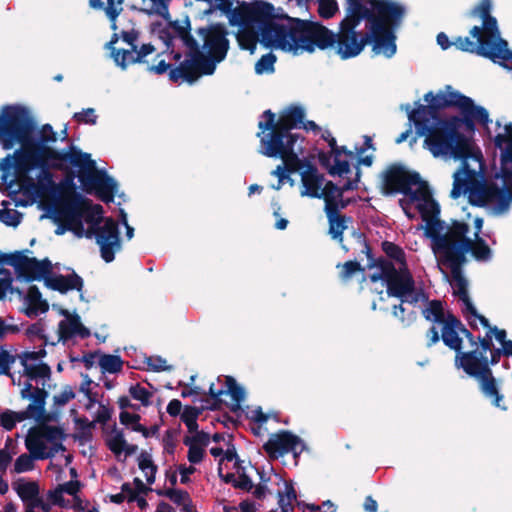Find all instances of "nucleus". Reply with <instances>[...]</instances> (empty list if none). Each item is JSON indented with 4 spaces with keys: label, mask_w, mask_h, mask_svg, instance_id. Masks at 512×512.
Segmentation results:
<instances>
[{
    "label": "nucleus",
    "mask_w": 512,
    "mask_h": 512,
    "mask_svg": "<svg viewBox=\"0 0 512 512\" xmlns=\"http://www.w3.org/2000/svg\"><path fill=\"white\" fill-rule=\"evenodd\" d=\"M37 122L30 109L21 104H6L0 109V145L4 150L20 147L3 158V165L10 167L13 157L50 158L70 161L79 168L78 179L87 194H95L102 202L114 201L117 182L105 170H99L91 155L71 144L67 149L57 150L49 143L57 141V133L50 124L38 131Z\"/></svg>",
    "instance_id": "obj_1"
},
{
    "label": "nucleus",
    "mask_w": 512,
    "mask_h": 512,
    "mask_svg": "<svg viewBox=\"0 0 512 512\" xmlns=\"http://www.w3.org/2000/svg\"><path fill=\"white\" fill-rule=\"evenodd\" d=\"M416 129L418 136H424L423 147L435 158L451 157L460 160L459 169L453 174L451 197L457 199L467 193L476 179V171L471 169L468 160L482 162L481 152L474 151L470 139L460 131L464 121L454 115L445 119L414 118L409 120Z\"/></svg>",
    "instance_id": "obj_2"
},
{
    "label": "nucleus",
    "mask_w": 512,
    "mask_h": 512,
    "mask_svg": "<svg viewBox=\"0 0 512 512\" xmlns=\"http://www.w3.org/2000/svg\"><path fill=\"white\" fill-rule=\"evenodd\" d=\"M471 18H479L481 25H474L468 36H457L452 41L444 33H438L437 44L447 50L451 46L459 51L487 58L495 64L503 65V49L508 45L502 38L496 17L492 15V1L480 0L469 12Z\"/></svg>",
    "instance_id": "obj_3"
},
{
    "label": "nucleus",
    "mask_w": 512,
    "mask_h": 512,
    "mask_svg": "<svg viewBox=\"0 0 512 512\" xmlns=\"http://www.w3.org/2000/svg\"><path fill=\"white\" fill-rule=\"evenodd\" d=\"M265 40L272 42V49H279L298 55L313 53L316 48L325 50L332 47V30L319 22L290 17L276 11L272 4L271 34Z\"/></svg>",
    "instance_id": "obj_4"
},
{
    "label": "nucleus",
    "mask_w": 512,
    "mask_h": 512,
    "mask_svg": "<svg viewBox=\"0 0 512 512\" xmlns=\"http://www.w3.org/2000/svg\"><path fill=\"white\" fill-rule=\"evenodd\" d=\"M506 134H497L494 142L495 146L502 149L506 143L505 149L501 152V177L503 187H499L493 181H483L469 187V202L476 207H485L492 205V211L495 215H503L510 209L512 203V124L505 126Z\"/></svg>",
    "instance_id": "obj_5"
},
{
    "label": "nucleus",
    "mask_w": 512,
    "mask_h": 512,
    "mask_svg": "<svg viewBox=\"0 0 512 512\" xmlns=\"http://www.w3.org/2000/svg\"><path fill=\"white\" fill-rule=\"evenodd\" d=\"M70 161L55 160L50 158L13 157L10 167L3 165L0 160L2 180L6 181L8 175L14 171L16 180L22 187L33 189L39 196L54 193L58 189L53 181L51 169L67 170Z\"/></svg>",
    "instance_id": "obj_6"
},
{
    "label": "nucleus",
    "mask_w": 512,
    "mask_h": 512,
    "mask_svg": "<svg viewBox=\"0 0 512 512\" xmlns=\"http://www.w3.org/2000/svg\"><path fill=\"white\" fill-rule=\"evenodd\" d=\"M237 11L229 24L239 27L236 39L240 48L253 53L260 42L264 47L272 49V42L265 40L266 33L271 34L272 4L264 1L257 3L251 10Z\"/></svg>",
    "instance_id": "obj_7"
},
{
    "label": "nucleus",
    "mask_w": 512,
    "mask_h": 512,
    "mask_svg": "<svg viewBox=\"0 0 512 512\" xmlns=\"http://www.w3.org/2000/svg\"><path fill=\"white\" fill-rule=\"evenodd\" d=\"M353 235L357 238L358 242L362 246L361 252L367 256V267L370 269H379V272L370 275L371 282H385L387 287V295L399 299L406 297L407 294H411L414 291L415 280L407 266L399 267V269H397L390 260L384 257L375 259L372 255V249L368 244L365 235L357 231H354Z\"/></svg>",
    "instance_id": "obj_8"
},
{
    "label": "nucleus",
    "mask_w": 512,
    "mask_h": 512,
    "mask_svg": "<svg viewBox=\"0 0 512 512\" xmlns=\"http://www.w3.org/2000/svg\"><path fill=\"white\" fill-rule=\"evenodd\" d=\"M360 10L358 4H353L352 8H345V17L339 24V31H332V47L335 46L336 53L342 60L358 56L370 44V36L367 32L357 31L356 28L363 20L368 22L371 14Z\"/></svg>",
    "instance_id": "obj_9"
},
{
    "label": "nucleus",
    "mask_w": 512,
    "mask_h": 512,
    "mask_svg": "<svg viewBox=\"0 0 512 512\" xmlns=\"http://www.w3.org/2000/svg\"><path fill=\"white\" fill-rule=\"evenodd\" d=\"M380 189L384 196L403 194L410 202L429 196L428 183L401 163H392L381 173Z\"/></svg>",
    "instance_id": "obj_10"
},
{
    "label": "nucleus",
    "mask_w": 512,
    "mask_h": 512,
    "mask_svg": "<svg viewBox=\"0 0 512 512\" xmlns=\"http://www.w3.org/2000/svg\"><path fill=\"white\" fill-rule=\"evenodd\" d=\"M502 355V348L490 350V358L486 354L478 358L473 352H467L463 371L478 381L480 391L491 400L492 405L506 411L507 407L501 404L504 395L500 393L497 379L491 369V366L499 363Z\"/></svg>",
    "instance_id": "obj_11"
},
{
    "label": "nucleus",
    "mask_w": 512,
    "mask_h": 512,
    "mask_svg": "<svg viewBox=\"0 0 512 512\" xmlns=\"http://www.w3.org/2000/svg\"><path fill=\"white\" fill-rule=\"evenodd\" d=\"M391 12L379 14L371 13L368 17L370 43L373 44L372 51L375 54H383L391 58L397 51L396 30L400 27L405 16V7H395Z\"/></svg>",
    "instance_id": "obj_12"
},
{
    "label": "nucleus",
    "mask_w": 512,
    "mask_h": 512,
    "mask_svg": "<svg viewBox=\"0 0 512 512\" xmlns=\"http://www.w3.org/2000/svg\"><path fill=\"white\" fill-rule=\"evenodd\" d=\"M262 117L265 121H259L258 128L261 132L257 134L263 136L260 143L297 141L300 137L297 133H292L305 117V111L300 106H290L285 112L281 113L276 120V115L270 109L263 112Z\"/></svg>",
    "instance_id": "obj_13"
},
{
    "label": "nucleus",
    "mask_w": 512,
    "mask_h": 512,
    "mask_svg": "<svg viewBox=\"0 0 512 512\" xmlns=\"http://www.w3.org/2000/svg\"><path fill=\"white\" fill-rule=\"evenodd\" d=\"M469 230L470 227L466 222L451 220L442 236L432 235L434 237L433 250L440 254L441 262L467 260L470 248V238L467 236Z\"/></svg>",
    "instance_id": "obj_14"
},
{
    "label": "nucleus",
    "mask_w": 512,
    "mask_h": 512,
    "mask_svg": "<svg viewBox=\"0 0 512 512\" xmlns=\"http://www.w3.org/2000/svg\"><path fill=\"white\" fill-rule=\"evenodd\" d=\"M86 210H92L98 214L103 213L101 205L92 204L82 195H74L73 199H62L55 208L54 221L65 220L68 223L69 231L78 238H82L84 236L82 219Z\"/></svg>",
    "instance_id": "obj_15"
},
{
    "label": "nucleus",
    "mask_w": 512,
    "mask_h": 512,
    "mask_svg": "<svg viewBox=\"0 0 512 512\" xmlns=\"http://www.w3.org/2000/svg\"><path fill=\"white\" fill-rule=\"evenodd\" d=\"M445 98L447 100V108L456 107L460 111V120L464 121V127L468 132H474L476 123L483 126H487L490 122L488 111L479 105H476L474 101L459 91H456L452 86L447 85L443 90Z\"/></svg>",
    "instance_id": "obj_16"
},
{
    "label": "nucleus",
    "mask_w": 512,
    "mask_h": 512,
    "mask_svg": "<svg viewBox=\"0 0 512 512\" xmlns=\"http://www.w3.org/2000/svg\"><path fill=\"white\" fill-rule=\"evenodd\" d=\"M25 252H29V250L26 249ZM3 264L12 266L18 278H22L26 282L44 280L47 275L52 273V263L48 258L38 260L26 256L24 251L5 253Z\"/></svg>",
    "instance_id": "obj_17"
},
{
    "label": "nucleus",
    "mask_w": 512,
    "mask_h": 512,
    "mask_svg": "<svg viewBox=\"0 0 512 512\" xmlns=\"http://www.w3.org/2000/svg\"><path fill=\"white\" fill-rule=\"evenodd\" d=\"M84 236L88 239L95 237L100 246L102 259L110 263L115 259V252L121 249L118 223L111 217L106 218L103 226L92 223L84 229Z\"/></svg>",
    "instance_id": "obj_18"
},
{
    "label": "nucleus",
    "mask_w": 512,
    "mask_h": 512,
    "mask_svg": "<svg viewBox=\"0 0 512 512\" xmlns=\"http://www.w3.org/2000/svg\"><path fill=\"white\" fill-rule=\"evenodd\" d=\"M304 449V441L288 430H280L271 434L268 441L263 445V450L272 460L288 453H292L294 458L297 459Z\"/></svg>",
    "instance_id": "obj_19"
},
{
    "label": "nucleus",
    "mask_w": 512,
    "mask_h": 512,
    "mask_svg": "<svg viewBox=\"0 0 512 512\" xmlns=\"http://www.w3.org/2000/svg\"><path fill=\"white\" fill-rule=\"evenodd\" d=\"M297 141L260 143V152L269 158H280L288 173H295L307 168V161L300 159L295 145Z\"/></svg>",
    "instance_id": "obj_20"
},
{
    "label": "nucleus",
    "mask_w": 512,
    "mask_h": 512,
    "mask_svg": "<svg viewBox=\"0 0 512 512\" xmlns=\"http://www.w3.org/2000/svg\"><path fill=\"white\" fill-rule=\"evenodd\" d=\"M197 34L203 37V47L209 56L216 61H223L229 50L228 31L224 25L217 23L197 29Z\"/></svg>",
    "instance_id": "obj_21"
},
{
    "label": "nucleus",
    "mask_w": 512,
    "mask_h": 512,
    "mask_svg": "<svg viewBox=\"0 0 512 512\" xmlns=\"http://www.w3.org/2000/svg\"><path fill=\"white\" fill-rule=\"evenodd\" d=\"M225 385V389L221 388L219 390H215L214 384L212 383L208 391L211 400L208 398L201 399V402H206V407L209 410L215 411L221 409L224 403L221 399V396L224 394H229L234 402L231 406L232 412H237L241 409L240 404L242 401H244L245 398L244 389L236 382L235 378L232 376H225Z\"/></svg>",
    "instance_id": "obj_22"
},
{
    "label": "nucleus",
    "mask_w": 512,
    "mask_h": 512,
    "mask_svg": "<svg viewBox=\"0 0 512 512\" xmlns=\"http://www.w3.org/2000/svg\"><path fill=\"white\" fill-rule=\"evenodd\" d=\"M160 39L165 43L167 49L173 46L174 38H179L187 48L196 49L197 40L191 34V23L186 16L183 22L179 20L169 21L167 26L159 32Z\"/></svg>",
    "instance_id": "obj_23"
},
{
    "label": "nucleus",
    "mask_w": 512,
    "mask_h": 512,
    "mask_svg": "<svg viewBox=\"0 0 512 512\" xmlns=\"http://www.w3.org/2000/svg\"><path fill=\"white\" fill-rule=\"evenodd\" d=\"M424 101L428 102V105L420 104L416 102V108L408 112V119L414 120V118H428V119H444L440 115V111L447 108V100L445 98L443 90L438 91L434 94L432 91L427 92L424 95Z\"/></svg>",
    "instance_id": "obj_24"
},
{
    "label": "nucleus",
    "mask_w": 512,
    "mask_h": 512,
    "mask_svg": "<svg viewBox=\"0 0 512 512\" xmlns=\"http://www.w3.org/2000/svg\"><path fill=\"white\" fill-rule=\"evenodd\" d=\"M61 314L65 316L66 319L61 320L58 324L59 341L65 343L74 336L86 339L91 335L90 330L82 324L78 314H70L66 309H62Z\"/></svg>",
    "instance_id": "obj_25"
},
{
    "label": "nucleus",
    "mask_w": 512,
    "mask_h": 512,
    "mask_svg": "<svg viewBox=\"0 0 512 512\" xmlns=\"http://www.w3.org/2000/svg\"><path fill=\"white\" fill-rule=\"evenodd\" d=\"M461 327L462 326L441 327V340L446 347L455 352V367L463 370L467 352L463 351V338L460 336Z\"/></svg>",
    "instance_id": "obj_26"
},
{
    "label": "nucleus",
    "mask_w": 512,
    "mask_h": 512,
    "mask_svg": "<svg viewBox=\"0 0 512 512\" xmlns=\"http://www.w3.org/2000/svg\"><path fill=\"white\" fill-rule=\"evenodd\" d=\"M187 57L188 58L180 62L178 66L170 70L169 80L172 83H177L180 79L188 83H193L200 77V72L197 67L198 58L194 55L193 48H188Z\"/></svg>",
    "instance_id": "obj_27"
},
{
    "label": "nucleus",
    "mask_w": 512,
    "mask_h": 512,
    "mask_svg": "<svg viewBox=\"0 0 512 512\" xmlns=\"http://www.w3.org/2000/svg\"><path fill=\"white\" fill-rule=\"evenodd\" d=\"M44 283L48 288L62 294L70 290L81 291L84 285L83 279L76 272H72L66 276L62 274L55 276L51 274L47 275L44 279Z\"/></svg>",
    "instance_id": "obj_28"
},
{
    "label": "nucleus",
    "mask_w": 512,
    "mask_h": 512,
    "mask_svg": "<svg viewBox=\"0 0 512 512\" xmlns=\"http://www.w3.org/2000/svg\"><path fill=\"white\" fill-rule=\"evenodd\" d=\"M441 263L450 269L452 279L454 280L457 288L454 291V295L459 297V299L464 303L466 308L468 307L469 304H473L468 295L467 280L463 276V267L467 263V260H458Z\"/></svg>",
    "instance_id": "obj_29"
},
{
    "label": "nucleus",
    "mask_w": 512,
    "mask_h": 512,
    "mask_svg": "<svg viewBox=\"0 0 512 512\" xmlns=\"http://www.w3.org/2000/svg\"><path fill=\"white\" fill-rule=\"evenodd\" d=\"M324 176L320 174L311 163H307V169L301 173V181L304 190L301 196H309L311 198H319V192L324 182Z\"/></svg>",
    "instance_id": "obj_30"
},
{
    "label": "nucleus",
    "mask_w": 512,
    "mask_h": 512,
    "mask_svg": "<svg viewBox=\"0 0 512 512\" xmlns=\"http://www.w3.org/2000/svg\"><path fill=\"white\" fill-rule=\"evenodd\" d=\"M325 214L329 224L328 234L332 239L336 240L340 244L341 248L345 252H348L349 248L343 243V233L347 229L348 222L352 221V218L350 216L337 213V209L326 211Z\"/></svg>",
    "instance_id": "obj_31"
},
{
    "label": "nucleus",
    "mask_w": 512,
    "mask_h": 512,
    "mask_svg": "<svg viewBox=\"0 0 512 512\" xmlns=\"http://www.w3.org/2000/svg\"><path fill=\"white\" fill-rule=\"evenodd\" d=\"M353 4H358L360 10L365 11L366 14L378 12L381 15L394 11L395 7L402 6L393 0H346L345 8H352Z\"/></svg>",
    "instance_id": "obj_32"
},
{
    "label": "nucleus",
    "mask_w": 512,
    "mask_h": 512,
    "mask_svg": "<svg viewBox=\"0 0 512 512\" xmlns=\"http://www.w3.org/2000/svg\"><path fill=\"white\" fill-rule=\"evenodd\" d=\"M32 389H33V385L31 384V382H26L24 384L23 389L20 392L22 399L32 400V403H30L27 406L26 410H24V414H26V415H23L24 417H22V419H30L33 417H40L45 412L46 399L32 396V394H31Z\"/></svg>",
    "instance_id": "obj_33"
},
{
    "label": "nucleus",
    "mask_w": 512,
    "mask_h": 512,
    "mask_svg": "<svg viewBox=\"0 0 512 512\" xmlns=\"http://www.w3.org/2000/svg\"><path fill=\"white\" fill-rule=\"evenodd\" d=\"M25 446L29 453L36 459L43 460L52 456L51 453L45 452L46 445L38 427H33L29 430L25 440Z\"/></svg>",
    "instance_id": "obj_34"
},
{
    "label": "nucleus",
    "mask_w": 512,
    "mask_h": 512,
    "mask_svg": "<svg viewBox=\"0 0 512 512\" xmlns=\"http://www.w3.org/2000/svg\"><path fill=\"white\" fill-rule=\"evenodd\" d=\"M112 432L114 435L106 440V445L112 453L118 456L122 452H125L126 456H130L137 452L138 446L127 443L123 430H119L114 426Z\"/></svg>",
    "instance_id": "obj_35"
},
{
    "label": "nucleus",
    "mask_w": 512,
    "mask_h": 512,
    "mask_svg": "<svg viewBox=\"0 0 512 512\" xmlns=\"http://www.w3.org/2000/svg\"><path fill=\"white\" fill-rule=\"evenodd\" d=\"M333 154L321 151L318 154V161L320 165L325 168L331 176H343L351 172L350 164L347 159L335 160L334 164L331 165V158Z\"/></svg>",
    "instance_id": "obj_36"
},
{
    "label": "nucleus",
    "mask_w": 512,
    "mask_h": 512,
    "mask_svg": "<svg viewBox=\"0 0 512 512\" xmlns=\"http://www.w3.org/2000/svg\"><path fill=\"white\" fill-rule=\"evenodd\" d=\"M26 299L29 307L25 310V314L28 317L36 316L38 312L45 313L49 309L48 302L42 299V294L36 285L28 288Z\"/></svg>",
    "instance_id": "obj_37"
},
{
    "label": "nucleus",
    "mask_w": 512,
    "mask_h": 512,
    "mask_svg": "<svg viewBox=\"0 0 512 512\" xmlns=\"http://www.w3.org/2000/svg\"><path fill=\"white\" fill-rule=\"evenodd\" d=\"M13 489L26 505L40 494V487L36 481H24V479H19L13 484Z\"/></svg>",
    "instance_id": "obj_38"
},
{
    "label": "nucleus",
    "mask_w": 512,
    "mask_h": 512,
    "mask_svg": "<svg viewBox=\"0 0 512 512\" xmlns=\"http://www.w3.org/2000/svg\"><path fill=\"white\" fill-rule=\"evenodd\" d=\"M319 198L324 200L325 206L324 211L336 210L335 201L341 198V191L339 186L332 181H327L323 188L319 192Z\"/></svg>",
    "instance_id": "obj_39"
},
{
    "label": "nucleus",
    "mask_w": 512,
    "mask_h": 512,
    "mask_svg": "<svg viewBox=\"0 0 512 512\" xmlns=\"http://www.w3.org/2000/svg\"><path fill=\"white\" fill-rule=\"evenodd\" d=\"M418 201L423 202V203H419L417 206L423 221L430 222L431 220L439 219L438 216L440 214V206L432 198L430 190H429L428 197L421 198Z\"/></svg>",
    "instance_id": "obj_40"
},
{
    "label": "nucleus",
    "mask_w": 512,
    "mask_h": 512,
    "mask_svg": "<svg viewBox=\"0 0 512 512\" xmlns=\"http://www.w3.org/2000/svg\"><path fill=\"white\" fill-rule=\"evenodd\" d=\"M468 252L472 254L476 261H489L492 258V250L482 237H474L469 240Z\"/></svg>",
    "instance_id": "obj_41"
},
{
    "label": "nucleus",
    "mask_w": 512,
    "mask_h": 512,
    "mask_svg": "<svg viewBox=\"0 0 512 512\" xmlns=\"http://www.w3.org/2000/svg\"><path fill=\"white\" fill-rule=\"evenodd\" d=\"M203 403L204 404L200 408L188 405L185 406L180 416L181 421L186 425L190 433H193L194 431L198 430L199 426L197 423V419L205 409H208L206 407V402Z\"/></svg>",
    "instance_id": "obj_42"
},
{
    "label": "nucleus",
    "mask_w": 512,
    "mask_h": 512,
    "mask_svg": "<svg viewBox=\"0 0 512 512\" xmlns=\"http://www.w3.org/2000/svg\"><path fill=\"white\" fill-rule=\"evenodd\" d=\"M23 365V375L29 380H36L38 378L49 379L51 376V368L46 363H39L36 365L28 364L25 359H21Z\"/></svg>",
    "instance_id": "obj_43"
},
{
    "label": "nucleus",
    "mask_w": 512,
    "mask_h": 512,
    "mask_svg": "<svg viewBox=\"0 0 512 512\" xmlns=\"http://www.w3.org/2000/svg\"><path fill=\"white\" fill-rule=\"evenodd\" d=\"M138 466L141 471L145 472L147 483L152 485L155 482L158 467L152 461L150 454L144 450L138 457Z\"/></svg>",
    "instance_id": "obj_44"
},
{
    "label": "nucleus",
    "mask_w": 512,
    "mask_h": 512,
    "mask_svg": "<svg viewBox=\"0 0 512 512\" xmlns=\"http://www.w3.org/2000/svg\"><path fill=\"white\" fill-rule=\"evenodd\" d=\"M427 306L422 309V315L425 318V320L433 322V323H439V321H442V313L444 311L443 302L438 299H433L426 301Z\"/></svg>",
    "instance_id": "obj_45"
},
{
    "label": "nucleus",
    "mask_w": 512,
    "mask_h": 512,
    "mask_svg": "<svg viewBox=\"0 0 512 512\" xmlns=\"http://www.w3.org/2000/svg\"><path fill=\"white\" fill-rule=\"evenodd\" d=\"M194 55L196 58H198V69L201 75H211L215 71V67L217 63H220L221 61H216L211 56H205L202 51L200 50V46H196V49H194Z\"/></svg>",
    "instance_id": "obj_46"
},
{
    "label": "nucleus",
    "mask_w": 512,
    "mask_h": 512,
    "mask_svg": "<svg viewBox=\"0 0 512 512\" xmlns=\"http://www.w3.org/2000/svg\"><path fill=\"white\" fill-rule=\"evenodd\" d=\"M99 366L102 372L115 374L122 370L123 360L117 355L103 354L100 356Z\"/></svg>",
    "instance_id": "obj_47"
},
{
    "label": "nucleus",
    "mask_w": 512,
    "mask_h": 512,
    "mask_svg": "<svg viewBox=\"0 0 512 512\" xmlns=\"http://www.w3.org/2000/svg\"><path fill=\"white\" fill-rule=\"evenodd\" d=\"M71 166L68 167L66 172L65 179L61 182L60 192L62 195V199H73L74 195H80L76 192V185L74 183V178L76 177L75 171L70 169ZM79 173L77 174L78 177Z\"/></svg>",
    "instance_id": "obj_48"
},
{
    "label": "nucleus",
    "mask_w": 512,
    "mask_h": 512,
    "mask_svg": "<svg viewBox=\"0 0 512 512\" xmlns=\"http://www.w3.org/2000/svg\"><path fill=\"white\" fill-rule=\"evenodd\" d=\"M382 250L388 258L398 262L401 265L400 267L407 266L405 252L397 244L390 241H383Z\"/></svg>",
    "instance_id": "obj_49"
},
{
    "label": "nucleus",
    "mask_w": 512,
    "mask_h": 512,
    "mask_svg": "<svg viewBox=\"0 0 512 512\" xmlns=\"http://www.w3.org/2000/svg\"><path fill=\"white\" fill-rule=\"evenodd\" d=\"M156 492L159 496L169 498L176 505H184L186 502L192 503L189 493L184 490L168 488L165 490H157Z\"/></svg>",
    "instance_id": "obj_50"
},
{
    "label": "nucleus",
    "mask_w": 512,
    "mask_h": 512,
    "mask_svg": "<svg viewBox=\"0 0 512 512\" xmlns=\"http://www.w3.org/2000/svg\"><path fill=\"white\" fill-rule=\"evenodd\" d=\"M135 52L136 51H133V48L130 50L116 49L114 47L111 48V56L113 60L122 69H126L128 65L136 63L132 62V59H134L136 55Z\"/></svg>",
    "instance_id": "obj_51"
},
{
    "label": "nucleus",
    "mask_w": 512,
    "mask_h": 512,
    "mask_svg": "<svg viewBox=\"0 0 512 512\" xmlns=\"http://www.w3.org/2000/svg\"><path fill=\"white\" fill-rule=\"evenodd\" d=\"M38 429L41 433V437L51 443L54 441H63L66 438L64 430L58 426L42 424L38 426Z\"/></svg>",
    "instance_id": "obj_52"
},
{
    "label": "nucleus",
    "mask_w": 512,
    "mask_h": 512,
    "mask_svg": "<svg viewBox=\"0 0 512 512\" xmlns=\"http://www.w3.org/2000/svg\"><path fill=\"white\" fill-rule=\"evenodd\" d=\"M276 60L277 57L272 52L262 55L255 64V73L258 75H262L264 73H273L275 70L274 64Z\"/></svg>",
    "instance_id": "obj_53"
},
{
    "label": "nucleus",
    "mask_w": 512,
    "mask_h": 512,
    "mask_svg": "<svg viewBox=\"0 0 512 512\" xmlns=\"http://www.w3.org/2000/svg\"><path fill=\"white\" fill-rule=\"evenodd\" d=\"M337 267H341L339 277L343 282L349 281L355 273L364 271L361 264L356 260L347 261L342 265L338 264Z\"/></svg>",
    "instance_id": "obj_54"
},
{
    "label": "nucleus",
    "mask_w": 512,
    "mask_h": 512,
    "mask_svg": "<svg viewBox=\"0 0 512 512\" xmlns=\"http://www.w3.org/2000/svg\"><path fill=\"white\" fill-rule=\"evenodd\" d=\"M23 415H25L24 411L13 412L7 410L0 415V424L5 430L11 431L16 426L17 422L25 420L22 419V417H24Z\"/></svg>",
    "instance_id": "obj_55"
},
{
    "label": "nucleus",
    "mask_w": 512,
    "mask_h": 512,
    "mask_svg": "<svg viewBox=\"0 0 512 512\" xmlns=\"http://www.w3.org/2000/svg\"><path fill=\"white\" fill-rule=\"evenodd\" d=\"M477 342L478 346L469 352H473L478 358H480V356H484L488 351L494 348L493 336L489 330L486 332L485 336H478Z\"/></svg>",
    "instance_id": "obj_56"
},
{
    "label": "nucleus",
    "mask_w": 512,
    "mask_h": 512,
    "mask_svg": "<svg viewBox=\"0 0 512 512\" xmlns=\"http://www.w3.org/2000/svg\"><path fill=\"white\" fill-rule=\"evenodd\" d=\"M339 10L336 0H318V14L323 19L332 18Z\"/></svg>",
    "instance_id": "obj_57"
},
{
    "label": "nucleus",
    "mask_w": 512,
    "mask_h": 512,
    "mask_svg": "<svg viewBox=\"0 0 512 512\" xmlns=\"http://www.w3.org/2000/svg\"><path fill=\"white\" fill-rule=\"evenodd\" d=\"M129 393L133 399L140 401L143 406L147 407L151 404L152 393L140 384L132 385L129 388Z\"/></svg>",
    "instance_id": "obj_58"
},
{
    "label": "nucleus",
    "mask_w": 512,
    "mask_h": 512,
    "mask_svg": "<svg viewBox=\"0 0 512 512\" xmlns=\"http://www.w3.org/2000/svg\"><path fill=\"white\" fill-rule=\"evenodd\" d=\"M193 433V436H185L183 438V444H194L205 449L210 443L209 433L199 430H196Z\"/></svg>",
    "instance_id": "obj_59"
},
{
    "label": "nucleus",
    "mask_w": 512,
    "mask_h": 512,
    "mask_svg": "<svg viewBox=\"0 0 512 512\" xmlns=\"http://www.w3.org/2000/svg\"><path fill=\"white\" fill-rule=\"evenodd\" d=\"M34 459L32 454H21L14 463V471L16 473H23L31 471L34 468Z\"/></svg>",
    "instance_id": "obj_60"
},
{
    "label": "nucleus",
    "mask_w": 512,
    "mask_h": 512,
    "mask_svg": "<svg viewBox=\"0 0 512 512\" xmlns=\"http://www.w3.org/2000/svg\"><path fill=\"white\" fill-rule=\"evenodd\" d=\"M21 217V213L15 209L0 210V221L7 226H18L21 222Z\"/></svg>",
    "instance_id": "obj_61"
},
{
    "label": "nucleus",
    "mask_w": 512,
    "mask_h": 512,
    "mask_svg": "<svg viewBox=\"0 0 512 512\" xmlns=\"http://www.w3.org/2000/svg\"><path fill=\"white\" fill-rule=\"evenodd\" d=\"M73 119L79 124L95 125L97 123L98 116L96 115L94 108H86L80 112L74 113Z\"/></svg>",
    "instance_id": "obj_62"
},
{
    "label": "nucleus",
    "mask_w": 512,
    "mask_h": 512,
    "mask_svg": "<svg viewBox=\"0 0 512 512\" xmlns=\"http://www.w3.org/2000/svg\"><path fill=\"white\" fill-rule=\"evenodd\" d=\"M15 356L0 346V375L10 376L11 365L15 362Z\"/></svg>",
    "instance_id": "obj_63"
},
{
    "label": "nucleus",
    "mask_w": 512,
    "mask_h": 512,
    "mask_svg": "<svg viewBox=\"0 0 512 512\" xmlns=\"http://www.w3.org/2000/svg\"><path fill=\"white\" fill-rule=\"evenodd\" d=\"M74 398L75 392L73 391V388L70 385H66L63 387L60 394L54 395L53 403L55 406L62 407Z\"/></svg>",
    "instance_id": "obj_64"
}]
</instances>
